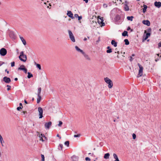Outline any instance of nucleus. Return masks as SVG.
<instances>
[{"instance_id":"obj_55","label":"nucleus","mask_w":161,"mask_h":161,"mask_svg":"<svg viewBox=\"0 0 161 161\" xmlns=\"http://www.w3.org/2000/svg\"><path fill=\"white\" fill-rule=\"evenodd\" d=\"M24 102H25V103H26V104H27V103H28L27 102V101H26V100H24Z\"/></svg>"},{"instance_id":"obj_22","label":"nucleus","mask_w":161,"mask_h":161,"mask_svg":"<svg viewBox=\"0 0 161 161\" xmlns=\"http://www.w3.org/2000/svg\"><path fill=\"white\" fill-rule=\"evenodd\" d=\"M0 142L1 143L2 145V146H3V143L4 142L3 140V137L0 134Z\"/></svg>"},{"instance_id":"obj_56","label":"nucleus","mask_w":161,"mask_h":161,"mask_svg":"<svg viewBox=\"0 0 161 161\" xmlns=\"http://www.w3.org/2000/svg\"><path fill=\"white\" fill-rule=\"evenodd\" d=\"M22 113H23V114H25V113H26V112H25V111H23V112H22Z\"/></svg>"},{"instance_id":"obj_20","label":"nucleus","mask_w":161,"mask_h":161,"mask_svg":"<svg viewBox=\"0 0 161 161\" xmlns=\"http://www.w3.org/2000/svg\"><path fill=\"white\" fill-rule=\"evenodd\" d=\"M143 13H145L146 11L147 7L146 5L144 4L143 5Z\"/></svg>"},{"instance_id":"obj_28","label":"nucleus","mask_w":161,"mask_h":161,"mask_svg":"<svg viewBox=\"0 0 161 161\" xmlns=\"http://www.w3.org/2000/svg\"><path fill=\"white\" fill-rule=\"evenodd\" d=\"M124 41L126 45H128L129 44V42L128 39H125Z\"/></svg>"},{"instance_id":"obj_31","label":"nucleus","mask_w":161,"mask_h":161,"mask_svg":"<svg viewBox=\"0 0 161 161\" xmlns=\"http://www.w3.org/2000/svg\"><path fill=\"white\" fill-rule=\"evenodd\" d=\"M39 137H44L45 139L46 138V137L43 134H41L40 135V134L39 133Z\"/></svg>"},{"instance_id":"obj_41","label":"nucleus","mask_w":161,"mask_h":161,"mask_svg":"<svg viewBox=\"0 0 161 161\" xmlns=\"http://www.w3.org/2000/svg\"><path fill=\"white\" fill-rule=\"evenodd\" d=\"M86 161H90V159L88 157H86L85 158Z\"/></svg>"},{"instance_id":"obj_47","label":"nucleus","mask_w":161,"mask_h":161,"mask_svg":"<svg viewBox=\"0 0 161 161\" xmlns=\"http://www.w3.org/2000/svg\"><path fill=\"white\" fill-rule=\"evenodd\" d=\"M22 108V107H18L17 108V109L18 110H19L20 109H21Z\"/></svg>"},{"instance_id":"obj_13","label":"nucleus","mask_w":161,"mask_h":161,"mask_svg":"<svg viewBox=\"0 0 161 161\" xmlns=\"http://www.w3.org/2000/svg\"><path fill=\"white\" fill-rule=\"evenodd\" d=\"M142 23L148 26H149L150 25V21L148 20H144L142 21Z\"/></svg>"},{"instance_id":"obj_60","label":"nucleus","mask_w":161,"mask_h":161,"mask_svg":"<svg viewBox=\"0 0 161 161\" xmlns=\"http://www.w3.org/2000/svg\"><path fill=\"white\" fill-rule=\"evenodd\" d=\"M107 48L108 49H111L109 46Z\"/></svg>"},{"instance_id":"obj_32","label":"nucleus","mask_w":161,"mask_h":161,"mask_svg":"<svg viewBox=\"0 0 161 161\" xmlns=\"http://www.w3.org/2000/svg\"><path fill=\"white\" fill-rule=\"evenodd\" d=\"M64 145H65L67 146V147H69V142L68 141H66L64 142Z\"/></svg>"},{"instance_id":"obj_10","label":"nucleus","mask_w":161,"mask_h":161,"mask_svg":"<svg viewBox=\"0 0 161 161\" xmlns=\"http://www.w3.org/2000/svg\"><path fill=\"white\" fill-rule=\"evenodd\" d=\"M3 80L6 83H9L11 81L10 79L7 77L5 76L3 78Z\"/></svg>"},{"instance_id":"obj_18","label":"nucleus","mask_w":161,"mask_h":161,"mask_svg":"<svg viewBox=\"0 0 161 161\" xmlns=\"http://www.w3.org/2000/svg\"><path fill=\"white\" fill-rule=\"evenodd\" d=\"M41 97L40 95H37V103H39L41 100Z\"/></svg>"},{"instance_id":"obj_36","label":"nucleus","mask_w":161,"mask_h":161,"mask_svg":"<svg viewBox=\"0 0 161 161\" xmlns=\"http://www.w3.org/2000/svg\"><path fill=\"white\" fill-rule=\"evenodd\" d=\"M62 124H63L62 122L61 121H59V124H58V125L59 126H61V125Z\"/></svg>"},{"instance_id":"obj_5","label":"nucleus","mask_w":161,"mask_h":161,"mask_svg":"<svg viewBox=\"0 0 161 161\" xmlns=\"http://www.w3.org/2000/svg\"><path fill=\"white\" fill-rule=\"evenodd\" d=\"M98 23L99 25H102L101 26H104L105 25V23L103 22V17H100L98 16Z\"/></svg>"},{"instance_id":"obj_29","label":"nucleus","mask_w":161,"mask_h":161,"mask_svg":"<svg viewBox=\"0 0 161 161\" xmlns=\"http://www.w3.org/2000/svg\"><path fill=\"white\" fill-rule=\"evenodd\" d=\"M35 64L36 65L37 67L39 69V70L41 69V66L40 64H37L35 62Z\"/></svg>"},{"instance_id":"obj_45","label":"nucleus","mask_w":161,"mask_h":161,"mask_svg":"<svg viewBox=\"0 0 161 161\" xmlns=\"http://www.w3.org/2000/svg\"><path fill=\"white\" fill-rule=\"evenodd\" d=\"M148 37H147L146 36L144 37L143 38V39L144 40H146Z\"/></svg>"},{"instance_id":"obj_58","label":"nucleus","mask_w":161,"mask_h":161,"mask_svg":"<svg viewBox=\"0 0 161 161\" xmlns=\"http://www.w3.org/2000/svg\"><path fill=\"white\" fill-rule=\"evenodd\" d=\"M18 80V78H15V79H14V80L15 81H17V80Z\"/></svg>"},{"instance_id":"obj_42","label":"nucleus","mask_w":161,"mask_h":161,"mask_svg":"<svg viewBox=\"0 0 161 161\" xmlns=\"http://www.w3.org/2000/svg\"><path fill=\"white\" fill-rule=\"evenodd\" d=\"M147 31L148 32V33H150L151 31V29L150 28H149L147 30Z\"/></svg>"},{"instance_id":"obj_62","label":"nucleus","mask_w":161,"mask_h":161,"mask_svg":"<svg viewBox=\"0 0 161 161\" xmlns=\"http://www.w3.org/2000/svg\"><path fill=\"white\" fill-rule=\"evenodd\" d=\"M19 105L22 107V104L21 103H19Z\"/></svg>"},{"instance_id":"obj_63","label":"nucleus","mask_w":161,"mask_h":161,"mask_svg":"<svg viewBox=\"0 0 161 161\" xmlns=\"http://www.w3.org/2000/svg\"><path fill=\"white\" fill-rule=\"evenodd\" d=\"M134 55H134V54H132V56H133H133H134Z\"/></svg>"},{"instance_id":"obj_44","label":"nucleus","mask_w":161,"mask_h":161,"mask_svg":"<svg viewBox=\"0 0 161 161\" xmlns=\"http://www.w3.org/2000/svg\"><path fill=\"white\" fill-rule=\"evenodd\" d=\"M78 16H78V14H74V18H75H75H78Z\"/></svg>"},{"instance_id":"obj_12","label":"nucleus","mask_w":161,"mask_h":161,"mask_svg":"<svg viewBox=\"0 0 161 161\" xmlns=\"http://www.w3.org/2000/svg\"><path fill=\"white\" fill-rule=\"evenodd\" d=\"M82 54L86 60L88 61L91 60V58L90 57H89L88 55L85 52H84Z\"/></svg>"},{"instance_id":"obj_21","label":"nucleus","mask_w":161,"mask_h":161,"mask_svg":"<svg viewBox=\"0 0 161 161\" xmlns=\"http://www.w3.org/2000/svg\"><path fill=\"white\" fill-rule=\"evenodd\" d=\"M133 18L134 17L133 16H128L127 17V19L128 20H130V21H132L133 20Z\"/></svg>"},{"instance_id":"obj_2","label":"nucleus","mask_w":161,"mask_h":161,"mask_svg":"<svg viewBox=\"0 0 161 161\" xmlns=\"http://www.w3.org/2000/svg\"><path fill=\"white\" fill-rule=\"evenodd\" d=\"M105 81L108 84V87L109 88H111L113 86L112 81L108 77L105 78H104Z\"/></svg>"},{"instance_id":"obj_52","label":"nucleus","mask_w":161,"mask_h":161,"mask_svg":"<svg viewBox=\"0 0 161 161\" xmlns=\"http://www.w3.org/2000/svg\"><path fill=\"white\" fill-rule=\"evenodd\" d=\"M125 4H127H127L129 3H128V2L127 1H125Z\"/></svg>"},{"instance_id":"obj_9","label":"nucleus","mask_w":161,"mask_h":161,"mask_svg":"<svg viewBox=\"0 0 161 161\" xmlns=\"http://www.w3.org/2000/svg\"><path fill=\"white\" fill-rule=\"evenodd\" d=\"M51 125L52 122L50 121L48 122L47 123H46L45 124V128L46 129H48L51 126Z\"/></svg>"},{"instance_id":"obj_64","label":"nucleus","mask_w":161,"mask_h":161,"mask_svg":"<svg viewBox=\"0 0 161 161\" xmlns=\"http://www.w3.org/2000/svg\"><path fill=\"white\" fill-rule=\"evenodd\" d=\"M146 31H145L144 33H146Z\"/></svg>"},{"instance_id":"obj_16","label":"nucleus","mask_w":161,"mask_h":161,"mask_svg":"<svg viewBox=\"0 0 161 161\" xmlns=\"http://www.w3.org/2000/svg\"><path fill=\"white\" fill-rule=\"evenodd\" d=\"M19 37L24 45H25L26 44L25 40L24 39L23 37L20 36H19Z\"/></svg>"},{"instance_id":"obj_14","label":"nucleus","mask_w":161,"mask_h":161,"mask_svg":"<svg viewBox=\"0 0 161 161\" xmlns=\"http://www.w3.org/2000/svg\"><path fill=\"white\" fill-rule=\"evenodd\" d=\"M154 5L158 8H159L161 6V3L160 2H157L156 1L154 3Z\"/></svg>"},{"instance_id":"obj_3","label":"nucleus","mask_w":161,"mask_h":161,"mask_svg":"<svg viewBox=\"0 0 161 161\" xmlns=\"http://www.w3.org/2000/svg\"><path fill=\"white\" fill-rule=\"evenodd\" d=\"M68 33L69 38L70 40L73 42H75V40L74 35L70 30H68Z\"/></svg>"},{"instance_id":"obj_24","label":"nucleus","mask_w":161,"mask_h":161,"mask_svg":"<svg viewBox=\"0 0 161 161\" xmlns=\"http://www.w3.org/2000/svg\"><path fill=\"white\" fill-rule=\"evenodd\" d=\"M41 88L39 87L38 88V92L37 95H40L41 92Z\"/></svg>"},{"instance_id":"obj_37","label":"nucleus","mask_w":161,"mask_h":161,"mask_svg":"<svg viewBox=\"0 0 161 161\" xmlns=\"http://www.w3.org/2000/svg\"><path fill=\"white\" fill-rule=\"evenodd\" d=\"M150 35H151L150 33H147V34H146V36H147V37H149L150 36Z\"/></svg>"},{"instance_id":"obj_61","label":"nucleus","mask_w":161,"mask_h":161,"mask_svg":"<svg viewBox=\"0 0 161 161\" xmlns=\"http://www.w3.org/2000/svg\"><path fill=\"white\" fill-rule=\"evenodd\" d=\"M114 161H119V159H115V160Z\"/></svg>"},{"instance_id":"obj_15","label":"nucleus","mask_w":161,"mask_h":161,"mask_svg":"<svg viewBox=\"0 0 161 161\" xmlns=\"http://www.w3.org/2000/svg\"><path fill=\"white\" fill-rule=\"evenodd\" d=\"M75 48L76 49V51L78 52H80V53H81L82 54H83V53L84 52H83V51L80 49L78 46H75Z\"/></svg>"},{"instance_id":"obj_8","label":"nucleus","mask_w":161,"mask_h":161,"mask_svg":"<svg viewBox=\"0 0 161 161\" xmlns=\"http://www.w3.org/2000/svg\"><path fill=\"white\" fill-rule=\"evenodd\" d=\"M18 69L23 70L25 73H26L27 71V69L25 68V66L23 65H21L20 67L18 68Z\"/></svg>"},{"instance_id":"obj_38","label":"nucleus","mask_w":161,"mask_h":161,"mask_svg":"<svg viewBox=\"0 0 161 161\" xmlns=\"http://www.w3.org/2000/svg\"><path fill=\"white\" fill-rule=\"evenodd\" d=\"M7 87H8V88H7V90L8 91H9V90H10V88H11V86H9V85H7Z\"/></svg>"},{"instance_id":"obj_34","label":"nucleus","mask_w":161,"mask_h":161,"mask_svg":"<svg viewBox=\"0 0 161 161\" xmlns=\"http://www.w3.org/2000/svg\"><path fill=\"white\" fill-rule=\"evenodd\" d=\"M106 52L108 53H110L112 52V49H108L107 50Z\"/></svg>"},{"instance_id":"obj_43","label":"nucleus","mask_w":161,"mask_h":161,"mask_svg":"<svg viewBox=\"0 0 161 161\" xmlns=\"http://www.w3.org/2000/svg\"><path fill=\"white\" fill-rule=\"evenodd\" d=\"M108 6V5L107 4H103V7H104V8H106Z\"/></svg>"},{"instance_id":"obj_59","label":"nucleus","mask_w":161,"mask_h":161,"mask_svg":"<svg viewBox=\"0 0 161 161\" xmlns=\"http://www.w3.org/2000/svg\"><path fill=\"white\" fill-rule=\"evenodd\" d=\"M130 27H128L127 28V30L128 31L129 30H130Z\"/></svg>"},{"instance_id":"obj_26","label":"nucleus","mask_w":161,"mask_h":161,"mask_svg":"<svg viewBox=\"0 0 161 161\" xmlns=\"http://www.w3.org/2000/svg\"><path fill=\"white\" fill-rule=\"evenodd\" d=\"M63 147V145L62 144H60L58 146V148L59 150H62Z\"/></svg>"},{"instance_id":"obj_50","label":"nucleus","mask_w":161,"mask_h":161,"mask_svg":"<svg viewBox=\"0 0 161 161\" xmlns=\"http://www.w3.org/2000/svg\"><path fill=\"white\" fill-rule=\"evenodd\" d=\"M130 61H131L133 60V58H132V57H130Z\"/></svg>"},{"instance_id":"obj_49","label":"nucleus","mask_w":161,"mask_h":161,"mask_svg":"<svg viewBox=\"0 0 161 161\" xmlns=\"http://www.w3.org/2000/svg\"><path fill=\"white\" fill-rule=\"evenodd\" d=\"M3 63V62H0V66H1Z\"/></svg>"},{"instance_id":"obj_25","label":"nucleus","mask_w":161,"mask_h":161,"mask_svg":"<svg viewBox=\"0 0 161 161\" xmlns=\"http://www.w3.org/2000/svg\"><path fill=\"white\" fill-rule=\"evenodd\" d=\"M124 9H125V10L126 11H128L129 10V7L127 5V4H125V6L124 7Z\"/></svg>"},{"instance_id":"obj_27","label":"nucleus","mask_w":161,"mask_h":161,"mask_svg":"<svg viewBox=\"0 0 161 161\" xmlns=\"http://www.w3.org/2000/svg\"><path fill=\"white\" fill-rule=\"evenodd\" d=\"M128 32L127 31H125L124 32L122 33V35L123 36H127Z\"/></svg>"},{"instance_id":"obj_48","label":"nucleus","mask_w":161,"mask_h":161,"mask_svg":"<svg viewBox=\"0 0 161 161\" xmlns=\"http://www.w3.org/2000/svg\"><path fill=\"white\" fill-rule=\"evenodd\" d=\"M158 46L159 47H161V42L158 43Z\"/></svg>"},{"instance_id":"obj_57","label":"nucleus","mask_w":161,"mask_h":161,"mask_svg":"<svg viewBox=\"0 0 161 161\" xmlns=\"http://www.w3.org/2000/svg\"><path fill=\"white\" fill-rule=\"evenodd\" d=\"M87 40V38L86 37L84 38V41H86Z\"/></svg>"},{"instance_id":"obj_51","label":"nucleus","mask_w":161,"mask_h":161,"mask_svg":"<svg viewBox=\"0 0 161 161\" xmlns=\"http://www.w3.org/2000/svg\"><path fill=\"white\" fill-rule=\"evenodd\" d=\"M40 140L42 141L43 142L44 141V140H43V139L42 138V137H40Z\"/></svg>"},{"instance_id":"obj_19","label":"nucleus","mask_w":161,"mask_h":161,"mask_svg":"<svg viewBox=\"0 0 161 161\" xmlns=\"http://www.w3.org/2000/svg\"><path fill=\"white\" fill-rule=\"evenodd\" d=\"M110 154L109 153H106L104 154V158L105 159H108L109 158Z\"/></svg>"},{"instance_id":"obj_30","label":"nucleus","mask_w":161,"mask_h":161,"mask_svg":"<svg viewBox=\"0 0 161 161\" xmlns=\"http://www.w3.org/2000/svg\"><path fill=\"white\" fill-rule=\"evenodd\" d=\"M113 156L115 159H119L117 155L115 153H113Z\"/></svg>"},{"instance_id":"obj_17","label":"nucleus","mask_w":161,"mask_h":161,"mask_svg":"<svg viewBox=\"0 0 161 161\" xmlns=\"http://www.w3.org/2000/svg\"><path fill=\"white\" fill-rule=\"evenodd\" d=\"M111 43L112 45H114V47H116L117 46V42L114 40L112 41Z\"/></svg>"},{"instance_id":"obj_23","label":"nucleus","mask_w":161,"mask_h":161,"mask_svg":"<svg viewBox=\"0 0 161 161\" xmlns=\"http://www.w3.org/2000/svg\"><path fill=\"white\" fill-rule=\"evenodd\" d=\"M27 74H28L27 76V78H28L30 79L33 76V75L31 74L30 72H28Z\"/></svg>"},{"instance_id":"obj_39","label":"nucleus","mask_w":161,"mask_h":161,"mask_svg":"<svg viewBox=\"0 0 161 161\" xmlns=\"http://www.w3.org/2000/svg\"><path fill=\"white\" fill-rule=\"evenodd\" d=\"M80 136V134L75 135H74V137H79Z\"/></svg>"},{"instance_id":"obj_6","label":"nucleus","mask_w":161,"mask_h":161,"mask_svg":"<svg viewBox=\"0 0 161 161\" xmlns=\"http://www.w3.org/2000/svg\"><path fill=\"white\" fill-rule=\"evenodd\" d=\"M38 110L39 116V118L41 119L43 117V109L41 107H39L38 108Z\"/></svg>"},{"instance_id":"obj_46","label":"nucleus","mask_w":161,"mask_h":161,"mask_svg":"<svg viewBox=\"0 0 161 161\" xmlns=\"http://www.w3.org/2000/svg\"><path fill=\"white\" fill-rule=\"evenodd\" d=\"M78 20H80L82 19V17L81 16H78Z\"/></svg>"},{"instance_id":"obj_53","label":"nucleus","mask_w":161,"mask_h":161,"mask_svg":"<svg viewBox=\"0 0 161 161\" xmlns=\"http://www.w3.org/2000/svg\"><path fill=\"white\" fill-rule=\"evenodd\" d=\"M57 137H60V139L61 138V137H60L59 136V135L58 134L57 135Z\"/></svg>"},{"instance_id":"obj_54","label":"nucleus","mask_w":161,"mask_h":161,"mask_svg":"<svg viewBox=\"0 0 161 161\" xmlns=\"http://www.w3.org/2000/svg\"><path fill=\"white\" fill-rule=\"evenodd\" d=\"M5 71L7 72V73H9V71H8L7 69L5 70Z\"/></svg>"},{"instance_id":"obj_4","label":"nucleus","mask_w":161,"mask_h":161,"mask_svg":"<svg viewBox=\"0 0 161 161\" xmlns=\"http://www.w3.org/2000/svg\"><path fill=\"white\" fill-rule=\"evenodd\" d=\"M137 65L139 68V73L137 75V77H139L142 76V75L143 68V67L142 66L139 64L138 63Z\"/></svg>"},{"instance_id":"obj_11","label":"nucleus","mask_w":161,"mask_h":161,"mask_svg":"<svg viewBox=\"0 0 161 161\" xmlns=\"http://www.w3.org/2000/svg\"><path fill=\"white\" fill-rule=\"evenodd\" d=\"M67 15L69 17L71 18L72 19H74V17L73 16V14L71 11H68Z\"/></svg>"},{"instance_id":"obj_1","label":"nucleus","mask_w":161,"mask_h":161,"mask_svg":"<svg viewBox=\"0 0 161 161\" xmlns=\"http://www.w3.org/2000/svg\"><path fill=\"white\" fill-rule=\"evenodd\" d=\"M19 58L21 61L24 62H25L27 59L26 55L24 54L23 51H22L20 53Z\"/></svg>"},{"instance_id":"obj_40","label":"nucleus","mask_w":161,"mask_h":161,"mask_svg":"<svg viewBox=\"0 0 161 161\" xmlns=\"http://www.w3.org/2000/svg\"><path fill=\"white\" fill-rule=\"evenodd\" d=\"M15 64V63L14 62H11V66L12 67H13L14 66V65Z\"/></svg>"},{"instance_id":"obj_33","label":"nucleus","mask_w":161,"mask_h":161,"mask_svg":"<svg viewBox=\"0 0 161 161\" xmlns=\"http://www.w3.org/2000/svg\"><path fill=\"white\" fill-rule=\"evenodd\" d=\"M41 158H42V161H44L45 160V158L43 154H41Z\"/></svg>"},{"instance_id":"obj_7","label":"nucleus","mask_w":161,"mask_h":161,"mask_svg":"<svg viewBox=\"0 0 161 161\" xmlns=\"http://www.w3.org/2000/svg\"><path fill=\"white\" fill-rule=\"evenodd\" d=\"M7 53V51L6 49L2 48L0 50V54L2 56H5Z\"/></svg>"},{"instance_id":"obj_35","label":"nucleus","mask_w":161,"mask_h":161,"mask_svg":"<svg viewBox=\"0 0 161 161\" xmlns=\"http://www.w3.org/2000/svg\"><path fill=\"white\" fill-rule=\"evenodd\" d=\"M132 137H133V139H136V136L135 134L133 133L132 134Z\"/></svg>"}]
</instances>
